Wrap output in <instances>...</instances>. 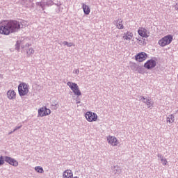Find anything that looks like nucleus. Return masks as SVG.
I'll use <instances>...</instances> for the list:
<instances>
[{
    "instance_id": "nucleus-1",
    "label": "nucleus",
    "mask_w": 178,
    "mask_h": 178,
    "mask_svg": "<svg viewBox=\"0 0 178 178\" xmlns=\"http://www.w3.org/2000/svg\"><path fill=\"white\" fill-rule=\"evenodd\" d=\"M20 30V22L17 20H3L0 22V34L9 35Z\"/></svg>"
},
{
    "instance_id": "nucleus-2",
    "label": "nucleus",
    "mask_w": 178,
    "mask_h": 178,
    "mask_svg": "<svg viewBox=\"0 0 178 178\" xmlns=\"http://www.w3.org/2000/svg\"><path fill=\"white\" fill-rule=\"evenodd\" d=\"M29 86L25 83H21L18 86V92L20 97H24L29 94Z\"/></svg>"
},
{
    "instance_id": "nucleus-3",
    "label": "nucleus",
    "mask_w": 178,
    "mask_h": 178,
    "mask_svg": "<svg viewBox=\"0 0 178 178\" xmlns=\"http://www.w3.org/2000/svg\"><path fill=\"white\" fill-rule=\"evenodd\" d=\"M172 41H173V36L172 35H168L159 40V45L161 47H166V45H169Z\"/></svg>"
},
{
    "instance_id": "nucleus-4",
    "label": "nucleus",
    "mask_w": 178,
    "mask_h": 178,
    "mask_svg": "<svg viewBox=\"0 0 178 178\" xmlns=\"http://www.w3.org/2000/svg\"><path fill=\"white\" fill-rule=\"evenodd\" d=\"M67 86L70 87V90H72L75 95H77V97H80V95H81V92L80 91L79 86L76 83L68 81L67 83Z\"/></svg>"
},
{
    "instance_id": "nucleus-5",
    "label": "nucleus",
    "mask_w": 178,
    "mask_h": 178,
    "mask_svg": "<svg viewBox=\"0 0 178 178\" xmlns=\"http://www.w3.org/2000/svg\"><path fill=\"white\" fill-rule=\"evenodd\" d=\"M85 118L86 120L90 122H97V120H98V115H97V113L92 111L86 112L85 115Z\"/></svg>"
},
{
    "instance_id": "nucleus-6",
    "label": "nucleus",
    "mask_w": 178,
    "mask_h": 178,
    "mask_svg": "<svg viewBox=\"0 0 178 178\" xmlns=\"http://www.w3.org/2000/svg\"><path fill=\"white\" fill-rule=\"evenodd\" d=\"M138 33L142 38H148L150 35L149 31L144 27H140L138 30Z\"/></svg>"
},
{
    "instance_id": "nucleus-7",
    "label": "nucleus",
    "mask_w": 178,
    "mask_h": 178,
    "mask_svg": "<svg viewBox=\"0 0 178 178\" xmlns=\"http://www.w3.org/2000/svg\"><path fill=\"white\" fill-rule=\"evenodd\" d=\"M51 115V109L47 108V107H42L38 110V116L40 118H44V116H48Z\"/></svg>"
},
{
    "instance_id": "nucleus-8",
    "label": "nucleus",
    "mask_w": 178,
    "mask_h": 178,
    "mask_svg": "<svg viewBox=\"0 0 178 178\" xmlns=\"http://www.w3.org/2000/svg\"><path fill=\"white\" fill-rule=\"evenodd\" d=\"M107 142L110 145H112V147H118L119 145V140H118V138L115 136H108L107 137Z\"/></svg>"
},
{
    "instance_id": "nucleus-9",
    "label": "nucleus",
    "mask_w": 178,
    "mask_h": 178,
    "mask_svg": "<svg viewBox=\"0 0 178 178\" xmlns=\"http://www.w3.org/2000/svg\"><path fill=\"white\" fill-rule=\"evenodd\" d=\"M135 59L136 62H144L147 59V54L145 52H140L136 55Z\"/></svg>"
},
{
    "instance_id": "nucleus-10",
    "label": "nucleus",
    "mask_w": 178,
    "mask_h": 178,
    "mask_svg": "<svg viewBox=\"0 0 178 178\" xmlns=\"http://www.w3.org/2000/svg\"><path fill=\"white\" fill-rule=\"evenodd\" d=\"M4 159L7 163H9V165H11V166H19V162H17V161H16L15 159H12L9 156H5Z\"/></svg>"
},
{
    "instance_id": "nucleus-11",
    "label": "nucleus",
    "mask_w": 178,
    "mask_h": 178,
    "mask_svg": "<svg viewBox=\"0 0 178 178\" xmlns=\"http://www.w3.org/2000/svg\"><path fill=\"white\" fill-rule=\"evenodd\" d=\"M155 66H156V62H155L154 60H149L144 65V67L146 69H152L153 67H155Z\"/></svg>"
},
{
    "instance_id": "nucleus-12",
    "label": "nucleus",
    "mask_w": 178,
    "mask_h": 178,
    "mask_svg": "<svg viewBox=\"0 0 178 178\" xmlns=\"http://www.w3.org/2000/svg\"><path fill=\"white\" fill-rule=\"evenodd\" d=\"M122 40H124V41H131V40H133V33L130 31H127L124 33L122 36Z\"/></svg>"
},
{
    "instance_id": "nucleus-13",
    "label": "nucleus",
    "mask_w": 178,
    "mask_h": 178,
    "mask_svg": "<svg viewBox=\"0 0 178 178\" xmlns=\"http://www.w3.org/2000/svg\"><path fill=\"white\" fill-rule=\"evenodd\" d=\"M115 24L118 30H123V29H124V25L123 24V19L122 18H119L118 20H116Z\"/></svg>"
},
{
    "instance_id": "nucleus-14",
    "label": "nucleus",
    "mask_w": 178,
    "mask_h": 178,
    "mask_svg": "<svg viewBox=\"0 0 178 178\" xmlns=\"http://www.w3.org/2000/svg\"><path fill=\"white\" fill-rule=\"evenodd\" d=\"M7 98L8 99H16V92L13 90H9L7 92Z\"/></svg>"
},
{
    "instance_id": "nucleus-15",
    "label": "nucleus",
    "mask_w": 178,
    "mask_h": 178,
    "mask_svg": "<svg viewBox=\"0 0 178 178\" xmlns=\"http://www.w3.org/2000/svg\"><path fill=\"white\" fill-rule=\"evenodd\" d=\"M63 178H73V172L71 170H66L63 175Z\"/></svg>"
},
{
    "instance_id": "nucleus-16",
    "label": "nucleus",
    "mask_w": 178,
    "mask_h": 178,
    "mask_svg": "<svg viewBox=\"0 0 178 178\" xmlns=\"http://www.w3.org/2000/svg\"><path fill=\"white\" fill-rule=\"evenodd\" d=\"M82 9L83 10V13L85 15H90V13L91 12V9L90 8V6L86 5L84 3H82Z\"/></svg>"
},
{
    "instance_id": "nucleus-17",
    "label": "nucleus",
    "mask_w": 178,
    "mask_h": 178,
    "mask_svg": "<svg viewBox=\"0 0 178 178\" xmlns=\"http://www.w3.org/2000/svg\"><path fill=\"white\" fill-rule=\"evenodd\" d=\"M140 99H143V102L146 104V105H147L148 108H151V106H152V103L151 102V99L148 98L145 99L144 97H140Z\"/></svg>"
},
{
    "instance_id": "nucleus-18",
    "label": "nucleus",
    "mask_w": 178,
    "mask_h": 178,
    "mask_svg": "<svg viewBox=\"0 0 178 178\" xmlns=\"http://www.w3.org/2000/svg\"><path fill=\"white\" fill-rule=\"evenodd\" d=\"M167 122L170 124L175 123V115L173 114H171L167 118Z\"/></svg>"
},
{
    "instance_id": "nucleus-19",
    "label": "nucleus",
    "mask_w": 178,
    "mask_h": 178,
    "mask_svg": "<svg viewBox=\"0 0 178 178\" xmlns=\"http://www.w3.org/2000/svg\"><path fill=\"white\" fill-rule=\"evenodd\" d=\"M35 170L38 172V173H44V169L42 167L36 166L35 167Z\"/></svg>"
},
{
    "instance_id": "nucleus-20",
    "label": "nucleus",
    "mask_w": 178,
    "mask_h": 178,
    "mask_svg": "<svg viewBox=\"0 0 178 178\" xmlns=\"http://www.w3.org/2000/svg\"><path fill=\"white\" fill-rule=\"evenodd\" d=\"M63 44L64 45H67V47H74V44H73V43H72V42H66V41H64L63 42Z\"/></svg>"
},
{
    "instance_id": "nucleus-21",
    "label": "nucleus",
    "mask_w": 178,
    "mask_h": 178,
    "mask_svg": "<svg viewBox=\"0 0 178 178\" xmlns=\"http://www.w3.org/2000/svg\"><path fill=\"white\" fill-rule=\"evenodd\" d=\"M161 162L164 166L168 165V160L166 159H161Z\"/></svg>"
},
{
    "instance_id": "nucleus-22",
    "label": "nucleus",
    "mask_w": 178,
    "mask_h": 178,
    "mask_svg": "<svg viewBox=\"0 0 178 178\" xmlns=\"http://www.w3.org/2000/svg\"><path fill=\"white\" fill-rule=\"evenodd\" d=\"M3 163H5V161L3 160V156H1L0 157V165H3Z\"/></svg>"
},
{
    "instance_id": "nucleus-23",
    "label": "nucleus",
    "mask_w": 178,
    "mask_h": 178,
    "mask_svg": "<svg viewBox=\"0 0 178 178\" xmlns=\"http://www.w3.org/2000/svg\"><path fill=\"white\" fill-rule=\"evenodd\" d=\"M22 125H19L15 127V129L13 130V131H16V130H19V129H22Z\"/></svg>"
},
{
    "instance_id": "nucleus-24",
    "label": "nucleus",
    "mask_w": 178,
    "mask_h": 178,
    "mask_svg": "<svg viewBox=\"0 0 178 178\" xmlns=\"http://www.w3.org/2000/svg\"><path fill=\"white\" fill-rule=\"evenodd\" d=\"M38 5H39L40 6H41V8H44V5H42V3H38Z\"/></svg>"
}]
</instances>
